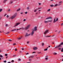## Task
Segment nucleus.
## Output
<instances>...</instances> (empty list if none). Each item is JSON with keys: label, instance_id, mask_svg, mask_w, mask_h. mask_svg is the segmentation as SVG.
<instances>
[{"label": "nucleus", "instance_id": "4d7b16f0", "mask_svg": "<svg viewBox=\"0 0 63 63\" xmlns=\"http://www.w3.org/2000/svg\"><path fill=\"white\" fill-rule=\"evenodd\" d=\"M61 25L62 26L63 25V23Z\"/></svg>", "mask_w": 63, "mask_h": 63}, {"label": "nucleus", "instance_id": "393cba45", "mask_svg": "<svg viewBox=\"0 0 63 63\" xmlns=\"http://www.w3.org/2000/svg\"><path fill=\"white\" fill-rule=\"evenodd\" d=\"M0 57H3V56L2 55H0Z\"/></svg>", "mask_w": 63, "mask_h": 63}, {"label": "nucleus", "instance_id": "a878e982", "mask_svg": "<svg viewBox=\"0 0 63 63\" xmlns=\"http://www.w3.org/2000/svg\"><path fill=\"white\" fill-rule=\"evenodd\" d=\"M8 41H9V42H11V41H12V40H11V39H9L8 40Z\"/></svg>", "mask_w": 63, "mask_h": 63}, {"label": "nucleus", "instance_id": "2f4dec72", "mask_svg": "<svg viewBox=\"0 0 63 63\" xmlns=\"http://www.w3.org/2000/svg\"><path fill=\"white\" fill-rule=\"evenodd\" d=\"M44 50L45 51L46 50H47V49H44Z\"/></svg>", "mask_w": 63, "mask_h": 63}, {"label": "nucleus", "instance_id": "3c124183", "mask_svg": "<svg viewBox=\"0 0 63 63\" xmlns=\"http://www.w3.org/2000/svg\"><path fill=\"white\" fill-rule=\"evenodd\" d=\"M39 9H40V8L39 7L38 9H37V10H39Z\"/></svg>", "mask_w": 63, "mask_h": 63}, {"label": "nucleus", "instance_id": "f03ea898", "mask_svg": "<svg viewBox=\"0 0 63 63\" xmlns=\"http://www.w3.org/2000/svg\"><path fill=\"white\" fill-rule=\"evenodd\" d=\"M30 25H28V26H26V27L25 29V30H27V29H29V28H30Z\"/></svg>", "mask_w": 63, "mask_h": 63}, {"label": "nucleus", "instance_id": "774afa93", "mask_svg": "<svg viewBox=\"0 0 63 63\" xmlns=\"http://www.w3.org/2000/svg\"><path fill=\"white\" fill-rule=\"evenodd\" d=\"M60 4H59L58 5V6H60Z\"/></svg>", "mask_w": 63, "mask_h": 63}, {"label": "nucleus", "instance_id": "13d9d810", "mask_svg": "<svg viewBox=\"0 0 63 63\" xmlns=\"http://www.w3.org/2000/svg\"><path fill=\"white\" fill-rule=\"evenodd\" d=\"M59 49L60 50H61V48H59Z\"/></svg>", "mask_w": 63, "mask_h": 63}, {"label": "nucleus", "instance_id": "a211bd4d", "mask_svg": "<svg viewBox=\"0 0 63 63\" xmlns=\"http://www.w3.org/2000/svg\"><path fill=\"white\" fill-rule=\"evenodd\" d=\"M7 0H4V1H3V3H5L6 2V1H7Z\"/></svg>", "mask_w": 63, "mask_h": 63}, {"label": "nucleus", "instance_id": "e433bc0d", "mask_svg": "<svg viewBox=\"0 0 63 63\" xmlns=\"http://www.w3.org/2000/svg\"><path fill=\"white\" fill-rule=\"evenodd\" d=\"M9 17V16L8 15H7L6 17H7V18H8Z\"/></svg>", "mask_w": 63, "mask_h": 63}, {"label": "nucleus", "instance_id": "bf43d9fd", "mask_svg": "<svg viewBox=\"0 0 63 63\" xmlns=\"http://www.w3.org/2000/svg\"><path fill=\"white\" fill-rule=\"evenodd\" d=\"M45 37H48V36H45Z\"/></svg>", "mask_w": 63, "mask_h": 63}, {"label": "nucleus", "instance_id": "79ce46f5", "mask_svg": "<svg viewBox=\"0 0 63 63\" xmlns=\"http://www.w3.org/2000/svg\"><path fill=\"white\" fill-rule=\"evenodd\" d=\"M21 49L22 50H24V48H21Z\"/></svg>", "mask_w": 63, "mask_h": 63}, {"label": "nucleus", "instance_id": "5fc2aeb1", "mask_svg": "<svg viewBox=\"0 0 63 63\" xmlns=\"http://www.w3.org/2000/svg\"><path fill=\"white\" fill-rule=\"evenodd\" d=\"M29 9V7H27V9Z\"/></svg>", "mask_w": 63, "mask_h": 63}, {"label": "nucleus", "instance_id": "f704fd0d", "mask_svg": "<svg viewBox=\"0 0 63 63\" xmlns=\"http://www.w3.org/2000/svg\"><path fill=\"white\" fill-rule=\"evenodd\" d=\"M28 13V12H25V14H27Z\"/></svg>", "mask_w": 63, "mask_h": 63}, {"label": "nucleus", "instance_id": "9d476101", "mask_svg": "<svg viewBox=\"0 0 63 63\" xmlns=\"http://www.w3.org/2000/svg\"><path fill=\"white\" fill-rule=\"evenodd\" d=\"M60 46H59V45L58 46H57L55 47V48H58V47H59Z\"/></svg>", "mask_w": 63, "mask_h": 63}, {"label": "nucleus", "instance_id": "f257e3e1", "mask_svg": "<svg viewBox=\"0 0 63 63\" xmlns=\"http://www.w3.org/2000/svg\"><path fill=\"white\" fill-rule=\"evenodd\" d=\"M51 19L50 20H49L48 21H45L44 22L45 23H47L50 22H51L52 21V17H51L50 16L49 17H47L46 19V20L47 19Z\"/></svg>", "mask_w": 63, "mask_h": 63}, {"label": "nucleus", "instance_id": "c03bdc74", "mask_svg": "<svg viewBox=\"0 0 63 63\" xmlns=\"http://www.w3.org/2000/svg\"><path fill=\"white\" fill-rule=\"evenodd\" d=\"M34 56H31V57H32V58H33V57H34Z\"/></svg>", "mask_w": 63, "mask_h": 63}, {"label": "nucleus", "instance_id": "864d4df0", "mask_svg": "<svg viewBox=\"0 0 63 63\" xmlns=\"http://www.w3.org/2000/svg\"><path fill=\"white\" fill-rule=\"evenodd\" d=\"M31 59H29V61H31Z\"/></svg>", "mask_w": 63, "mask_h": 63}, {"label": "nucleus", "instance_id": "dca6fc26", "mask_svg": "<svg viewBox=\"0 0 63 63\" xmlns=\"http://www.w3.org/2000/svg\"><path fill=\"white\" fill-rule=\"evenodd\" d=\"M18 40H21V37H19L17 38Z\"/></svg>", "mask_w": 63, "mask_h": 63}, {"label": "nucleus", "instance_id": "e2e57ef3", "mask_svg": "<svg viewBox=\"0 0 63 63\" xmlns=\"http://www.w3.org/2000/svg\"><path fill=\"white\" fill-rule=\"evenodd\" d=\"M41 52H38V53H41Z\"/></svg>", "mask_w": 63, "mask_h": 63}, {"label": "nucleus", "instance_id": "a19ab883", "mask_svg": "<svg viewBox=\"0 0 63 63\" xmlns=\"http://www.w3.org/2000/svg\"><path fill=\"white\" fill-rule=\"evenodd\" d=\"M26 21V19H24V20L23 21Z\"/></svg>", "mask_w": 63, "mask_h": 63}, {"label": "nucleus", "instance_id": "473e14b6", "mask_svg": "<svg viewBox=\"0 0 63 63\" xmlns=\"http://www.w3.org/2000/svg\"><path fill=\"white\" fill-rule=\"evenodd\" d=\"M5 55L6 56H7V55H8V54H5Z\"/></svg>", "mask_w": 63, "mask_h": 63}, {"label": "nucleus", "instance_id": "603ef678", "mask_svg": "<svg viewBox=\"0 0 63 63\" xmlns=\"http://www.w3.org/2000/svg\"><path fill=\"white\" fill-rule=\"evenodd\" d=\"M15 51H17V49H15Z\"/></svg>", "mask_w": 63, "mask_h": 63}, {"label": "nucleus", "instance_id": "6ab92c4d", "mask_svg": "<svg viewBox=\"0 0 63 63\" xmlns=\"http://www.w3.org/2000/svg\"><path fill=\"white\" fill-rule=\"evenodd\" d=\"M58 5V4H56L54 6V7H57V6Z\"/></svg>", "mask_w": 63, "mask_h": 63}, {"label": "nucleus", "instance_id": "0eeeda50", "mask_svg": "<svg viewBox=\"0 0 63 63\" xmlns=\"http://www.w3.org/2000/svg\"><path fill=\"white\" fill-rule=\"evenodd\" d=\"M33 48L34 50H37V49H38V48L37 47H33Z\"/></svg>", "mask_w": 63, "mask_h": 63}, {"label": "nucleus", "instance_id": "bb28decb", "mask_svg": "<svg viewBox=\"0 0 63 63\" xmlns=\"http://www.w3.org/2000/svg\"><path fill=\"white\" fill-rule=\"evenodd\" d=\"M18 61H20V60H21V59H18Z\"/></svg>", "mask_w": 63, "mask_h": 63}, {"label": "nucleus", "instance_id": "39448f33", "mask_svg": "<svg viewBox=\"0 0 63 63\" xmlns=\"http://www.w3.org/2000/svg\"><path fill=\"white\" fill-rule=\"evenodd\" d=\"M16 15H15L13 16H12V17H11V19H13V18H14L16 17Z\"/></svg>", "mask_w": 63, "mask_h": 63}, {"label": "nucleus", "instance_id": "2eb2a0df", "mask_svg": "<svg viewBox=\"0 0 63 63\" xmlns=\"http://www.w3.org/2000/svg\"><path fill=\"white\" fill-rule=\"evenodd\" d=\"M20 9L19 8L17 10V12H18V11H20Z\"/></svg>", "mask_w": 63, "mask_h": 63}, {"label": "nucleus", "instance_id": "680f3d73", "mask_svg": "<svg viewBox=\"0 0 63 63\" xmlns=\"http://www.w3.org/2000/svg\"><path fill=\"white\" fill-rule=\"evenodd\" d=\"M48 47H50V46H48Z\"/></svg>", "mask_w": 63, "mask_h": 63}, {"label": "nucleus", "instance_id": "72a5a7b5", "mask_svg": "<svg viewBox=\"0 0 63 63\" xmlns=\"http://www.w3.org/2000/svg\"><path fill=\"white\" fill-rule=\"evenodd\" d=\"M12 3H13V2L11 1V2H10V4H11Z\"/></svg>", "mask_w": 63, "mask_h": 63}, {"label": "nucleus", "instance_id": "cd10ccee", "mask_svg": "<svg viewBox=\"0 0 63 63\" xmlns=\"http://www.w3.org/2000/svg\"><path fill=\"white\" fill-rule=\"evenodd\" d=\"M50 11V9H49L47 10V11H48V12Z\"/></svg>", "mask_w": 63, "mask_h": 63}, {"label": "nucleus", "instance_id": "f8f14e48", "mask_svg": "<svg viewBox=\"0 0 63 63\" xmlns=\"http://www.w3.org/2000/svg\"><path fill=\"white\" fill-rule=\"evenodd\" d=\"M63 45V42H62V43L60 45H59V46H61V45Z\"/></svg>", "mask_w": 63, "mask_h": 63}, {"label": "nucleus", "instance_id": "6e6552de", "mask_svg": "<svg viewBox=\"0 0 63 63\" xmlns=\"http://www.w3.org/2000/svg\"><path fill=\"white\" fill-rule=\"evenodd\" d=\"M48 32V30H47V31H46L45 32H44V34H46V33H47V32Z\"/></svg>", "mask_w": 63, "mask_h": 63}, {"label": "nucleus", "instance_id": "1a4fd4ad", "mask_svg": "<svg viewBox=\"0 0 63 63\" xmlns=\"http://www.w3.org/2000/svg\"><path fill=\"white\" fill-rule=\"evenodd\" d=\"M34 34V32L33 31H32V32L31 33V36H33Z\"/></svg>", "mask_w": 63, "mask_h": 63}, {"label": "nucleus", "instance_id": "de8ad7c7", "mask_svg": "<svg viewBox=\"0 0 63 63\" xmlns=\"http://www.w3.org/2000/svg\"><path fill=\"white\" fill-rule=\"evenodd\" d=\"M6 15H7V14L5 15H4V16H6Z\"/></svg>", "mask_w": 63, "mask_h": 63}, {"label": "nucleus", "instance_id": "58836bf2", "mask_svg": "<svg viewBox=\"0 0 63 63\" xmlns=\"http://www.w3.org/2000/svg\"><path fill=\"white\" fill-rule=\"evenodd\" d=\"M58 20V18L56 20V21H57Z\"/></svg>", "mask_w": 63, "mask_h": 63}, {"label": "nucleus", "instance_id": "0e129e2a", "mask_svg": "<svg viewBox=\"0 0 63 63\" xmlns=\"http://www.w3.org/2000/svg\"><path fill=\"white\" fill-rule=\"evenodd\" d=\"M29 54V53H27L26 54H27H27Z\"/></svg>", "mask_w": 63, "mask_h": 63}, {"label": "nucleus", "instance_id": "7ed1b4c3", "mask_svg": "<svg viewBox=\"0 0 63 63\" xmlns=\"http://www.w3.org/2000/svg\"><path fill=\"white\" fill-rule=\"evenodd\" d=\"M30 35V34H28V33H26V35H25V37H28V36H29V35Z\"/></svg>", "mask_w": 63, "mask_h": 63}, {"label": "nucleus", "instance_id": "c85d7f7f", "mask_svg": "<svg viewBox=\"0 0 63 63\" xmlns=\"http://www.w3.org/2000/svg\"><path fill=\"white\" fill-rule=\"evenodd\" d=\"M16 56V55H14L13 56V57H15V56Z\"/></svg>", "mask_w": 63, "mask_h": 63}, {"label": "nucleus", "instance_id": "6e6d98bb", "mask_svg": "<svg viewBox=\"0 0 63 63\" xmlns=\"http://www.w3.org/2000/svg\"><path fill=\"white\" fill-rule=\"evenodd\" d=\"M21 15H22V14H23V13H21Z\"/></svg>", "mask_w": 63, "mask_h": 63}, {"label": "nucleus", "instance_id": "69168bd1", "mask_svg": "<svg viewBox=\"0 0 63 63\" xmlns=\"http://www.w3.org/2000/svg\"><path fill=\"white\" fill-rule=\"evenodd\" d=\"M27 44H29V42H27Z\"/></svg>", "mask_w": 63, "mask_h": 63}, {"label": "nucleus", "instance_id": "09e8293b", "mask_svg": "<svg viewBox=\"0 0 63 63\" xmlns=\"http://www.w3.org/2000/svg\"><path fill=\"white\" fill-rule=\"evenodd\" d=\"M51 35L48 36V37H51Z\"/></svg>", "mask_w": 63, "mask_h": 63}, {"label": "nucleus", "instance_id": "aec40b11", "mask_svg": "<svg viewBox=\"0 0 63 63\" xmlns=\"http://www.w3.org/2000/svg\"><path fill=\"white\" fill-rule=\"evenodd\" d=\"M2 9H0V12H1L2 11Z\"/></svg>", "mask_w": 63, "mask_h": 63}, {"label": "nucleus", "instance_id": "c756f323", "mask_svg": "<svg viewBox=\"0 0 63 63\" xmlns=\"http://www.w3.org/2000/svg\"><path fill=\"white\" fill-rule=\"evenodd\" d=\"M42 46H43L44 45V43H42Z\"/></svg>", "mask_w": 63, "mask_h": 63}, {"label": "nucleus", "instance_id": "4468645a", "mask_svg": "<svg viewBox=\"0 0 63 63\" xmlns=\"http://www.w3.org/2000/svg\"><path fill=\"white\" fill-rule=\"evenodd\" d=\"M21 29H22V28H21L19 29H17L16 30H17V31H18V30H19Z\"/></svg>", "mask_w": 63, "mask_h": 63}, {"label": "nucleus", "instance_id": "49530a36", "mask_svg": "<svg viewBox=\"0 0 63 63\" xmlns=\"http://www.w3.org/2000/svg\"><path fill=\"white\" fill-rule=\"evenodd\" d=\"M39 5H41V3H39Z\"/></svg>", "mask_w": 63, "mask_h": 63}, {"label": "nucleus", "instance_id": "5701e85b", "mask_svg": "<svg viewBox=\"0 0 63 63\" xmlns=\"http://www.w3.org/2000/svg\"><path fill=\"white\" fill-rule=\"evenodd\" d=\"M5 25L6 27H7V26H9V25L7 24H6Z\"/></svg>", "mask_w": 63, "mask_h": 63}, {"label": "nucleus", "instance_id": "423d86ee", "mask_svg": "<svg viewBox=\"0 0 63 63\" xmlns=\"http://www.w3.org/2000/svg\"><path fill=\"white\" fill-rule=\"evenodd\" d=\"M20 23H18L16 24V25L14 27H16V26H17L18 25H19V24H20Z\"/></svg>", "mask_w": 63, "mask_h": 63}, {"label": "nucleus", "instance_id": "7c9ffc66", "mask_svg": "<svg viewBox=\"0 0 63 63\" xmlns=\"http://www.w3.org/2000/svg\"><path fill=\"white\" fill-rule=\"evenodd\" d=\"M36 53V52H33L32 53Z\"/></svg>", "mask_w": 63, "mask_h": 63}, {"label": "nucleus", "instance_id": "9b49d317", "mask_svg": "<svg viewBox=\"0 0 63 63\" xmlns=\"http://www.w3.org/2000/svg\"><path fill=\"white\" fill-rule=\"evenodd\" d=\"M16 29H14L13 30H11V31L13 32V31H16Z\"/></svg>", "mask_w": 63, "mask_h": 63}, {"label": "nucleus", "instance_id": "b1692460", "mask_svg": "<svg viewBox=\"0 0 63 63\" xmlns=\"http://www.w3.org/2000/svg\"><path fill=\"white\" fill-rule=\"evenodd\" d=\"M3 62L4 63H6V62H7V61H3Z\"/></svg>", "mask_w": 63, "mask_h": 63}, {"label": "nucleus", "instance_id": "ddd939ff", "mask_svg": "<svg viewBox=\"0 0 63 63\" xmlns=\"http://www.w3.org/2000/svg\"><path fill=\"white\" fill-rule=\"evenodd\" d=\"M57 54L56 53L54 52L53 53V54L54 55H57Z\"/></svg>", "mask_w": 63, "mask_h": 63}, {"label": "nucleus", "instance_id": "37998d69", "mask_svg": "<svg viewBox=\"0 0 63 63\" xmlns=\"http://www.w3.org/2000/svg\"><path fill=\"white\" fill-rule=\"evenodd\" d=\"M14 62V60H12V62Z\"/></svg>", "mask_w": 63, "mask_h": 63}, {"label": "nucleus", "instance_id": "20e7f679", "mask_svg": "<svg viewBox=\"0 0 63 63\" xmlns=\"http://www.w3.org/2000/svg\"><path fill=\"white\" fill-rule=\"evenodd\" d=\"M37 27H34V30H33V31H36L37 30Z\"/></svg>", "mask_w": 63, "mask_h": 63}, {"label": "nucleus", "instance_id": "4be33fe9", "mask_svg": "<svg viewBox=\"0 0 63 63\" xmlns=\"http://www.w3.org/2000/svg\"><path fill=\"white\" fill-rule=\"evenodd\" d=\"M10 9H8L7 10V11H8V12H10Z\"/></svg>", "mask_w": 63, "mask_h": 63}, {"label": "nucleus", "instance_id": "8fccbe9b", "mask_svg": "<svg viewBox=\"0 0 63 63\" xmlns=\"http://www.w3.org/2000/svg\"><path fill=\"white\" fill-rule=\"evenodd\" d=\"M47 59H48V58H45V59H47Z\"/></svg>", "mask_w": 63, "mask_h": 63}, {"label": "nucleus", "instance_id": "052dcab7", "mask_svg": "<svg viewBox=\"0 0 63 63\" xmlns=\"http://www.w3.org/2000/svg\"><path fill=\"white\" fill-rule=\"evenodd\" d=\"M7 63H11V62H9Z\"/></svg>", "mask_w": 63, "mask_h": 63}, {"label": "nucleus", "instance_id": "4c0bfd02", "mask_svg": "<svg viewBox=\"0 0 63 63\" xmlns=\"http://www.w3.org/2000/svg\"><path fill=\"white\" fill-rule=\"evenodd\" d=\"M9 33H10V32H7L6 33V34H9Z\"/></svg>", "mask_w": 63, "mask_h": 63}, {"label": "nucleus", "instance_id": "f3484780", "mask_svg": "<svg viewBox=\"0 0 63 63\" xmlns=\"http://www.w3.org/2000/svg\"><path fill=\"white\" fill-rule=\"evenodd\" d=\"M56 22V20L55 19H54V22Z\"/></svg>", "mask_w": 63, "mask_h": 63}, {"label": "nucleus", "instance_id": "c9c22d12", "mask_svg": "<svg viewBox=\"0 0 63 63\" xmlns=\"http://www.w3.org/2000/svg\"><path fill=\"white\" fill-rule=\"evenodd\" d=\"M37 9L36 10H34V12H36V11H37Z\"/></svg>", "mask_w": 63, "mask_h": 63}, {"label": "nucleus", "instance_id": "412c9836", "mask_svg": "<svg viewBox=\"0 0 63 63\" xmlns=\"http://www.w3.org/2000/svg\"><path fill=\"white\" fill-rule=\"evenodd\" d=\"M53 6H54V5H50V7H53Z\"/></svg>", "mask_w": 63, "mask_h": 63}, {"label": "nucleus", "instance_id": "338daca9", "mask_svg": "<svg viewBox=\"0 0 63 63\" xmlns=\"http://www.w3.org/2000/svg\"><path fill=\"white\" fill-rule=\"evenodd\" d=\"M39 8L40 9H42V8H41V7H39Z\"/></svg>", "mask_w": 63, "mask_h": 63}, {"label": "nucleus", "instance_id": "ea45409f", "mask_svg": "<svg viewBox=\"0 0 63 63\" xmlns=\"http://www.w3.org/2000/svg\"><path fill=\"white\" fill-rule=\"evenodd\" d=\"M62 3V1H61L59 2V4H60V3Z\"/></svg>", "mask_w": 63, "mask_h": 63}, {"label": "nucleus", "instance_id": "a18cd8bd", "mask_svg": "<svg viewBox=\"0 0 63 63\" xmlns=\"http://www.w3.org/2000/svg\"><path fill=\"white\" fill-rule=\"evenodd\" d=\"M16 43H14L13 44V45H14V46H15V45H16Z\"/></svg>", "mask_w": 63, "mask_h": 63}]
</instances>
